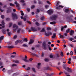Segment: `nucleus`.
Returning <instances> with one entry per match:
<instances>
[{
  "label": "nucleus",
  "mask_w": 76,
  "mask_h": 76,
  "mask_svg": "<svg viewBox=\"0 0 76 76\" xmlns=\"http://www.w3.org/2000/svg\"><path fill=\"white\" fill-rule=\"evenodd\" d=\"M12 17L13 20L18 19V15H17L15 13H12Z\"/></svg>",
  "instance_id": "nucleus-1"
},
{
  "label": "nucleus",
  "mask_w": 76,
  "mask_h": 76,
  "mask_svg": "<svg viewBox=\"0 0 76 76\" xmlns=\"http://www.w3.org/2000/svg\"><path fill=\"white\" fill-rule=\"evenodd\" d=\"M31 30H29L28 31L29 32H31V31L33 32H35V31H38L37 28L34 27H31Z\"/></svg>",
  "instance_id": "nucleus-2"
},
{
  "label": "nucleus",
  "mask_w": 76,
  "mask_h": 76,
  "mask_svg": "<svg viewBox=\"0 0 76 76\" xmlns=\"http://www.w3.org/2000/svg\"><path fill=\"white\" fill-rule=\"evenodd\" d=\"M47 44H46V42L45 41L43 42L42 43V47L43 48V49L45 50H47Z\"/></svg>",
  "instance_id": "nucleus-3"
},
{
  "label": "nucleus",
  "mask_w": 76,
  "mask_h": 76,
  "mask_svg": "<svg viewBox=\"0 0 76 76\" xmlns=\"http://www.w3.org/2000/svg\"><path fill=\"white\" fill-rule=\"evenodd\" d=\"M57 15H54L50 17V19L52 20H56L57 19Z\"/></svg>",
  "instance_id": "nucleus-4"
},
{
  "label": "nucleus",
  "mask_w": 76,
  "mask_h": 76,
  "mask_svg": "<svg viewBox=\"0 0 76 76\" xmlns=\"http://www.w3.org/2000/svg\"><path fill=\"white\" fill-rule=\"evenodd\" d=\"M13 28H15V29H13V31H16L17 29H19V27L18 26L16 25V24H14L13 26Z\"/></svg>",
  "instance_id": "nucleus-5"
},
{
  "label": "nucleus",
  "mask_w": 76,
  "mask_h": 76,
  "mask_svg": "<svg viewBox=\"0 0 76 76\" xmlns=\"http://www.w3.org/2000/svg\"><path fill=\"white\" fill-rule=\"evenodd\" d=\"M45 34L46 36H47L48 37H50V35H52V32L50 31H48V33H46Z\"/></svg>",
  "instance_id": "nucleus-6"
},
{
  "label": "nucleus",
  "mask_w": 76,
  "mask_h": 76,
  "mask_svg": "<svg viewBox=\"0 0 76 76\" xmlns=\"http://www.w3.org/2000/svg\"><path fill=\"white\" fill-rule=\"evenodd\" d=\"M28 58V57L26 56H25V59H22L23 60L25 61V62H29V60H27L26 59Z\"/></svg>",
  "instance_id": "nucleus-7"
},
{
  "label": "nucleus",
  "mask_w": 76,
  "mask_h": 76,
  "mask_svg": "<svg viewBox=\"0 0 76 76\" xmlns=\"http://www.w3.org/2000/svg\"><path fill=\"white\" fill-rule=\"evenodd\" d=\"M47 12L49 15H51V14H53V11L52 10H49L47 11Z\"/></svg>",
  "instance_id": "nucleus-8"
},
{
  "label": "nucleus",
  "mask_w": 76,
  "mask_h": 76,
  "mask_svg": "<svg viewBox=\"0 0 76 76\" xmlns=\"http://www.w3.org/2000/svg\"><path fill=\"white\" fill-rule=\"evenodd\" d=\"M44 69L45 70H51V68H50V67L48 66L44 67Z\"/></svg>",
  "instance_id": "nucleus-9"
},
{
  "label": "nucleus",
  "mask_w": 76,
  "mask_h": 76,
  "mask_svg": "<svg viewBox=\"0 0 76 76\" xmlns=\"http://www.w3.org/2000/svg\"><path fill=\"white\" fill-rule=\"evenodd\" d=\"M75 33V31L73 30H71L70 32V34L72 36L73 35V34Z\"/></svg>",
  "instance_id": "nucleus-10"
},
{
  "label": "nucleus",
  "mask_w": 76,
  "mask_h": 76,
  "mask_svg": "<svg viewBox=\"0 0 76 76\" xmlns=\"http://www.w3.org/2000/svg\"><path fill=\"white\" fill-rule=\"evenodd\" d=\"M34 42V40L32 39H31L30 40V42L29 43V44H32V43H33V42Z\"/></svg>",
  "instance_id": "nucleus-11"
},
{
  "label": "nucleus",
  "mask_w": 76,
  "mask_h": 76,
  "mask_svg": "<svg viewBox=\"0 0 76 76\" xmlns=\"http://www.w3.org/2000/svg\"><path fill=\"white\" fill-rule=\"evenodd\" d=\"M15 4L16 5V7H19V4H18L17 1H16L15 2Z\"/></svg>",
  "instance_id": "nucleus-12"
},
{
  "label": "nucleus",
  "mask_w": 76,
  "mask_h": 76,
  "mask_svg": "<svg viewBox=\"0 0 76 76\" xmlns=\"http://www.w3.org/2000/svg\"><path fill=\"white\" fill-rule=\"evenodd\" d=\"M2 31L4 34H6V30H5V29H2Z\"/></svg>",
  "instance_id": "nucleus-13"
},
{
  "label": "nucleus",
  "mask_w": 76,
  "mask_h": 76,
  "mask_svg": "<svg viewBox=\"0 0 76 76\" xmlns=\"http://www.w3.org/2000/svg\"><path fill=\"white\" fill-rule=\"evenodd\" d=\"M8 10H7V13H10V12H11V10L9 8H7Z\"/></svg>",
  "instance_id": "nucleus-14"
},
{
  "label": "nucleus",
  "mask_w": 76,
  "mask_h": 76,
  "mask_svg": "<svg viewBox=\"0 0 76 76\" xmlns=\"http://www.w3.org/2000/svg\"><path fill=\"white\" fill-rule=\"evenodd\" d=\"M56 37V34L54 33L53 34V36L52 37V38L53 39L55 38Z\"/></svg>",
  "instance_id": "nucleus-15"
},
{
  "label": "nucleus",
  "mask_w": 76,
  "mask_h": 76,
  "mask_svg": "<svg viewBox=\"0 0 76 76\" xmlns=\"http://www.w3.org/2000/svg\"><path fill=\"white\" fill-rule=\"evenodd\" d=\"M41 63H38V65L37 66V67L38 69H39L40 68V65H41Z\"/></svg>",
  "instance_id": "nucleus-16"
},
{
  "label": "nucleus",
  "mask_w": 76,
  "mask_h": 76,
  "mask_svg": "<svg viewBox=\"0 0 76 76\" xmlns=\"http://www.w3.org/2000/svg\"><path fill=\"white\" fill-rule=\"evenodd\" d=\"M67 69H68L67 70V72H72V70H71V68H70L68 67Z\"/></svg>",
  "instance_id": "nucleus-17"
},
{
  "label": "nucleus",
  "mask_w": 76,
  "mask_h": 76,
  "mask_svg": "<svg viewBox=\"0 0 76 76\" xmlns=\"http://www.w3.org/2000/svg\"><path fill=\"white\" fill-rule=\"evenodd\" d=\"M64 12L65 13H68L69 12V10L68 9H65Z\"/></svg>",
  "instance_id": "nucleus-18"
},
{
  "label": "nucleus",
  "mask_w": 76,
  "mask_h": 76,
  "mask_svg": "<svg viewBox=\"0 0 76 76\" xmlns=\"http://www.w3.org/2000/svg\"><path fill=\"white\" fill-rule=\"evenodd\" d=\"M4 37V36H2L0 37V42H1V40H2Z\"/></svg>",
  "instance_id": "nucleus-19"
},
{
  "label": "nucleus",
  "mask_w": 76,
  "mask_h": 76,
  "mask_svg": "<svg viewBox=\"0 0 76 76\" xmlns=\"http://www.w3.org/2000/svg\"><path fill=\"white\" fill-rule=\"evenodd\" d=\"M70 31V29L69 28L67 30H66V33H69Z\"/></svg>",
  "instance_id": "nucleus-20"
},
{
  "label": "nucleus",
  "mask_w": 76,
  "mask_h": 76,
  "mask_svg": "<svg viewBox=\"0 0 76 76\" xmlns=\"http://www.w3.org/2000/svg\"><path fill=\"white\" fill-rule=\"evenodd\" d=\"M23 41L24 42H28V39L26 38H25L23 39Z\"/></svg>",
  "instance_id": "nucleus-21"
},
{
  "label": "nucleus",
  "mask_w": 76,
  "mask_h": 76,
  "mask_svg": "<svg viewBox=\"0 0 76 76\" xmlns=\"http://www.w3.org/2000/svg\"><path fill=\"white\" fill-rule=\"evenodd\" d=\"M63 67L64 69H65V70H67V68H66V64L63 65Z\"/></svg>",
  "instance_id": "nucleus-22"
},
{
  "label": "nucleus",
  "mask_w": 76,
  "mask_h": 76,
  "mask_svg": "<svg viewBox=\"0 0 76 76\" xmlns=\"http://www.w3.org/2000/svg\"><path fill=\"white\" fill-rule=\"evenodd\" d=\"M66 19H69V20H70V21H73V19L72 18H68V17H67L66 18Z\"/></svg>",
  "instance_id": "nucleus-23"
},
{
  "label": "nucleus",
  "mask_w": 76,
  "mask_h": 76,
  "mask_svg": "<svg viewBox=\"0 0 76 76\" xmlns=\"http://www.w3.org/2000/svg\"><path fill=\"white\" fill-rule=\"evenodd\" d=\"M18 25L20 26V25H22V22L21 21L19 22L18 23Z\"/></svg>",
  "instance_id": "nucleus-24"
},
{
  "label": "nucleus",
  "mask_w": 76,
  "mask_h": 76,
  "mask_svg": "<svg viewBox=\"0 0 76 76\" xmlns=\"http://www.w3.org/2000/svg\"><path fill=\"white\" fill-rule=\"evenodd\" d=\"M7 48H14V47L13 46H7Z\"/></svg>",
  "instance_id": "nucleus-25"
},
{
  "label": "nucleus",
  "mask_w": 76,
  "mask_h": 76,
  "mask_svg": "<svg viewBox=\"0 0 76 76\" xmlns=\"http://www.w3.org/2000/svg\"><path fill=\"white\" fill-rule=\"evenodd\" d=\"M13 62L14 63H19V61H13Z\"/></svg>",
  "instance_id": "nucleus-26"
},
{
  "label": "nucleus",
  "mask_w": 76,
  "mask_h": 76,
  "mask_svg": "<svg viewBox=\"0 0 76 76\" xmlns=\"http://www.w3.org/2000/svg\"><path fill=\"white\" fill-rule=\"evenodd\" d=\"M60 55L61 57H63V56H64V55H63V52H61Z\"/></svg>",
  "instance_id": "nucleus-27"
},
{
  "label": "nucleus",
  "mask_w": 76,
  "mask_h": 76,
  "mask_svg": "<svg viewBox=\"0 0 76 76\" xmlns=\"http://www.w3.org/2000/svg\"><path fill=\"white\" fill-rule=\"evenodd\" d=\"M19 40H18L17 41H16V42H15V44L16 45H18V43H19Z\"/></svg>",
  "instance_id": "nucleus-28"
},
{
  "label": "nucleus",
  "mask_w": 76,
  "mask_h": 76,
  "mask_svg": "<svg viewBox=\"0 0 76 76\" xmlns=\"http://www.w3.org/2000/svg\"><path fill=\"white\" fill-rule=\"evenodd\" d=\"M44 19H45V17L44 16H42L41 18L40 19L41 20H43Z\"/></svg>",
  "instance_id": "nucleus-29"
},
{
  "label": "nucleus",
  "mask_w": 76,
  "mask_h": 76,
  "mask_svg": "<svg viewBox=\"0 0 76 76\" xmlns=\"http://www.w3.org/2000/svg\"><path fill=\"white\" fill-rule=\"evenodd\" d=\"M56 23V22L55 21L54 22H51L50 23V24H51L52 25H53V24H55Z\"/></svg>",
  "instance_id": "nucleus-30"
},
{
  "label": "nucleus",
  "mask_w": 76,
  "mask_h": 76,
  "mask_svg": "<svg viewBox=\"0 0 76 76\" xmlns=\"http://www.w3.org/2000/svg\"><path fill=\"white\" fill-rule=\"evenodd\" d=\"M41 32H45V33H46V31H45V29H44V28H42V30L41 31Z\"/></svg>",
  "instance_id": "nucleus-31"
},
{
  "label": "nucleus",
  "mask_w": 76,
  "mask_h": 76,
  "mask_svg": "<svg viewBox=\"0 0 76 76\" xmlns=\"http://www.w3.org/2000/svg\"><path fill=\"white\" fill-rule=\"evenodd\" d=\"M20 12L21 13V15H22V16H24V13H23V11L21 10L20 11Z\"/></svg>",
  "instance_id": "nucleus-32"
},
{
  "label": "nucleus",
  "mask_w": 76,
  "mask_h": 76,
  "mask_svg": "<svg viewBox=\"0 0 76 76\" xmlns=\"http://www.w3.org/2000/svg\"><path fill=\"white\" fill-rule=\"evenodd\" d=\"M30 53H31V54H32L33 55V56H36V57H38V55L36 54L35 53H32L30 52Z\"/></svg>",
  "instance_id": "nucleus-33"
},
{
  "label": "nucleus",
  "mask_w": 76,
  "mask_h": 76,
  "mask_svg": "<svg viewBox=\"0 0 76 76\" xmlns=\"http://www.w3.org/2000/svg\"><path fill=\"white\" fill-rule=\"evenodd\" d=\"M56 6H58V5H60V2L57 1Z\"/></svg>",
  "instance_id": "nucleus-34"
},
{
  "label": "nucleus",
  "mask_w": 76,
  "mask_h": 76,
  "mask_svg": "<svg viewBox=\"0 0 76 76\" xmlns=\"http://www.w3.org/2000/svg\"><path fill=\"white\" fill-rule=\"evenodd\" d=\"M22 47H28V45L24 44L22 45Z\"/></svg>",
  "instance_id": "nucleus-35"
},
{
  "label": "nucleus",
  "mask_w": 76,
  "mask_h": 76,
  "mask_svg": "<svg viewBox=\"0 0 76 76\" xmlns=\"http://www.w3.org/2000/svg\"><path fill=\"white\" fill-rule=\"evenodd\" d=\"M56 9L57 10H60L61 9V8H60L59 7H56Z\"/></svg>",
  "instance_id": "nucleus-36"
},
{
  "label": "nucleus",
  "mask_w": 76,
  "mask_h": 76,
  "mask_svg": "<svg viewBox=\"0 0 76 76\" xmlns=\"http://www.w3.org/2000/svg\"><path fill=\"white\" fill-rule=\"evenodd\" d=\"M69 54L71 56H73V53L72 51H71L70 52Z\"/></svg>",
  "instance_id": "nucleus-37"
},
{
  "label": "nucleus",
  "mask_w": 76,
  "mask_h": 76,
  "mask_svg": "<svg viewBox=\"0 0 76 76\" xmlns=\"http://www.w3.org/2000/svg\"><path fill=\"white\" fill-rule=\"evenodd\" d=\"M36 25L37 26H39V24L37 22H36Z\"/></svg>",
  "instance_id": "nucleus-38"
},
{
  "label": "nucleus",
  "mask_w": 76,
  "mask_h": 76,
  "mask_svg": "<svg viewBox=\"0 0 76 76\" xmlns=\"http://www.w3.org/2000/svg\"><path fill=\"white\" fill-rule=\"evenodd\" d=\"M21 30V29L20 28H19L18 30L17 31V32L18 33H20V31Z\"/></svg>",
  "instance_id": "nucleus-39"
},
{
  "label": "nucleus",
  "mask_w": 76,
  "mask_h": 76,
  "mask_svg": "<svg viewBox=\"0 0 76 76\" xmlns=\"http://www.w3.org/2000/svg\"><path fill=\"white\" fill-rule=\"evenodd\" d=\"M19 41H18L19 42V43H20V44H22L23 43V41L22 40H19Z\"/></svg>",
  "instance_id": "nucleus-40"
},
{
  "label": "nucleus",
  "mask_w": 76,
  "mask_h": 76,
  "mask_svg": "<svg viewBox=\"0 0 76 76\" xmlns=\"http://www.w3.org/2000/svg\"><path fill=\"white\" fill-rule=\"evenodd\" d=\"M11 34L12 33L10 32H9L8 33V35L9 36H10Z\"/></svg>",
  "instance_id": "nucleus-41"
},
{
  "label": "nucleus",
  "mask_w": 76,
  "mask_h": 76,
  "mask_svg": "<svg viewBox=\"0 0 76 76\" xmlns=\"http://www.w3.org/2000/svg\"><path fill=\"white\" fill-rule=\"evenodd\" d=\"M1 23L2 25H4V24H5V23H4V20L2 21Z\"/></svg>",
  "instance_id": "nucleus-42"
},
{
  "label": "nucleus",
  "mask_w": 76,
  "mask_h": 76,
  "mask_svg": "<svg viewBox=\"0 0 76 76\" xmlns=\"http://www.w3.org/2000/svg\"><path fill=\"white\" fill-rule=\"evenodd\" d=\"M12 67H14L15 66H17V65H16V64H12Z\"/></svg>",
  "instance_id": "nucleus-43"
},
{
  "label": "nucleus",
  "mask_w": 76,
  "mask_h": 76,
  "mask_svg": "<svg viewBox=\"0 0 76 76\" xmlns=\"http://www.w3.org/2000/svg\"><path fill=\"white\" fill-rule=\"evenodd\" d=\"M45 61H49V59L47 58H45Z\"/></svg>",
  "instance_id": "nucleus-44"
},
{
  "label": "nucleus",
  "mask_w": 76,
  "mask_h": 76,
  "mask_svg": "<svg viewBox=\"0 0 76 76\" xmlns=\"http://www.w3.org/2000/svg\"><path fill=\"white\" fill-rule=\"evenodd\" d=\"M1 18L2 19H4V15H1Z\"/></svg>",
  "instance_id": "nucleus-45"
},
{
  "label": "nucleus",
  "mask_w": 76,
  "mask_h": 76,
  "mask_svg": "<svg viewBox=\"0 0 76 76\" xmlns=\"http://www.w3.org/2000/svg\"><path fill=\"white\" fill-rule=\"evenodd\" d=\"M17 35H15L14 36L13 38L14 39H16L17 38Z\"/></svg>",
  "instance_id": "nucleus-46"
},
{
  "label": "nucleus",
  "mask_w": 76,
  "mask_h": 76,
  "mask_svg": "<svg viewBox=\"0 0 76 76\" xmlns=\"http://www.w3.org/2000/svg\"><path fill=\"white\" fill-rule=\"evenodd\" d=\"M61 28V31H63V30L64 29V27L62 26Z\"/></svg>",
  "instance_id": "nucleus-47"
},
{
  "label": "nucleus",
  "mask_w": 76,
  "mask_h": 76,
  "mask_svg": "<svg viewBox=\"0 0 76 76\" xmlns=\"http://www.w3.org/2000/svg\"><path fill=\"white\" fill-rule=\"evenodd\" d=\"M35 5H33L32 6H31V9H34V8H35Z\"/></svg>",
  "instance_id": "nucleus-48"
},
{
  "label": "nucleus",
  "mask_w": 76,
  "mask_h": 76,
  "mask_svg": "<svg viewBox=\"0 0 76 76\" xmlns=\"http://www.w3.org/2000/svg\"><path fill=\"white\" fill-rule=\"evenodd\" d=\"M51 28L50 27H48L47 28V30L48 31L49 30H51Z\"/></svg>",
  "instance_id": "nucleus-49"
},
{
  "label": "nucleus",
  "mask_w": 76,
  "mask_h": 76,
  "mask_svg": "<svg viewBox=\"0 0 76 76\" xmlns=\"http://www.w3.org/2000/svg\"><path fill=\"white\" fill-rule=\"evenodd\" d=\"M74 51V52L75 53V54H76V47L75 48Z\"/></svg>",
  "instance_id": "nucleus-50"
},
{
  "label": "nucleus",
  "mask_w": 76,
  "mask_h": 76,
  "mask_svg": "<svg viewBox=\"0 0 76 76\" xmlns=\"http://www.w3.org/2000/svg\"><path fill=\"white\" fill-rule=\"evenodd\" d=\"M40 46V45H37L35 46V47L36 48L37 47L38 48Z\"/></svg>",
  "instance_id": "nucleus-51"
},
{
  "label": "nucleus",
  "mask_w": 76,
  "mask_h": 76,
  "mask_svg": "<svg viewBox=\"0 0 76 76\" xmlns=\"http://www.w3.org/2000/svg\"><path fill=\"white\" fill-rule=\"evenodd\" d=\"M27 10L28 12H29L31 10L30 9V8H27Z\"/></svg>",
  "instance_id": "nucleus-52"
},
{
  "label": "nucleus",
  "mask_w": 76,
  "mask_h": 76,
  "mask_svg": "<svg viewBox=\"0 0 76 76\" xmlns=\"http://www.w3.org/2000/svg\"><path fill=\"white\" fill-rule=\"evenodd\" d=\"M37 13H39V12H40V10H39V9H37Z\"/></svg>",
  "instance_id": "nucleus-53"
},
{
  "label": "nucleus",
  "mask_w": 76,
  "mask_h": 76,
  "mask_svg": "<svg viewBox=\"0 0 76 76\" xmlns=\"http://www.w3.org/2000/svg\"><path fill=\"white\" fill-rule=\"evenodd\" d=\"M17 75H18V74L16 73H14V74L13 75V76H17Z\"/></svg>",
  "instance_id": "nucleus-54"
},
{
  "label": "nucleus",
  "mask_w": 76,
  "mask_h": 76,
  "mask_svg": "<svg viewBox=\"0 0 76 76\" xmlns=\"http://www.w3.org/2000/svg\"><path fill=\"white\" fill-rule=\"evenodd\" d=\"M12 23H10L9 27L10 28L11 26H12Z\"/></svg>",
  "instance_id": "nucleus-55"
},
{
  "label": "nucleus",
  "mask_w": 76,
  "mask_h": 76,
  "mask_svg": "<svg viewBox=\"0 0 76 76\" xmlns=\"http://www.w3.org/2000/svg\"><path fill=\"white\" fill-rule=\"evenodd\" d=\"M60 38H64V36L63 35H61L60 36Z\"/></svg>",
  "instance_id": "nucleus-56"
},
{
  "label": "nucleus",
  "mask_w": 76,
  "mask_h": 76,
  "mask_svg": "<svg viewBox=\"0 0 76 76\" xmlns=\"http://www.w3.org/2000/svg\"><path fill=\"white\" fill-rule=\"evenodd\" d=\"M47 3L48 4H51V3H50V1H47Z\"/></svg>",
  "instance_id": "nucleus-57"
},
{
  "label": "nucleus",
  "mask_w": 76,
  "mask_h": 76,
  "mask_svg": "<svg viewBox=\"0 0 76 76\" xmlns=\"http://www.w3.org/2000/svg\"><path fill=\"white\" fill-rule=\"evenodd\" d=\"M10 6H14V4H13L12 3H10Z\"/></svg>",
  "instance_id": "nucleus-58"
},
{
  "label": "nucleus",
  "mask_w": 76,
  "mask_h": 76,
  "mask_svg": "<svg viewBox=\"0 0 76 76\" xmlns=\"http://www.w3.org/2000/svg\"><path fill=\"white\" fill-rule=\"evenodd\" d=\"M31 69V68L28 67L26 69L27 70H30Z\"/></svg>",
  "instance_id": "nucleus-59"
},
{
  "label": "nucleus",
  "mask_w": 76,
  "mask_h": 76,
  "mask_svg": "<svg viewBox=\"0 0 76 76\" xmlns=\"http://www.w3.org/2000/svg\"><path fill=\"white\" fill-rule=\"evenodd\" d=\"M69 45L71 47H73V45L72 44H69Z\"/></svg>",
  "instance_id": "nucleus-60"
},
{
  "label": "nucleus",
  "mask_w": 76,
  "mask_h": 76,
  "mask_svg": "<svg viewBox=\"0 0 76 76\" xmlns=\"http://www.w3.org/2000/svg\"><path fill=\"white\" fill-rule=\"evenodd\" d=\"M64 35L66 37H67V33H64Z\"/></svg>",
  "instance_id": "nucleus-61"
},
{
  "label": "nucleus",
  "mask_w": 76,
  "mask_h": 76,
  "mask_svg": "<svg viewBox=\"0 0 76 76\" xmlns=\"http://www.w3.org/2000/svg\"><path fill=\"white\" fill-rule=\"evenodd\" d=\"M32 69L34 71V72H35V68H32Z\"/></svg>",
  "instance_id": "nucleus-62"
},
{
  "label": "nucleus",
  "mask_w": 76,
  "mask_h": 76,
  "mask_svg": "<svg viewBox=\"0 0 76 76\" xmlns=\"http://www.w3.org/2000/svg\"><path fill=\"white\" fill-rule=\"evenodd\" d=\"M21 3H25V1L23 0H21L20 1Z\"/></svg>",
  "instance_id": "nucleus-63"
},
{
  "label": "nucleus",
  "mask_w": 76,
  "mask_h": 76,
  "mask_svg": "<svg viewBox=\"0 0 76 76\" xmlns=\"http://www.w3.org/2000/svg\"><path fill=\"white\" fill-rule=\"evenodd\" d=\"M56 56L57 57H60V55L58 54H56Z\"/></svg>",
  "instance_id": "nucleus-64"
}]
</instances>
